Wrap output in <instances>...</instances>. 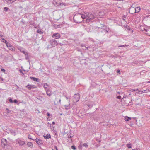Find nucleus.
Segmentation results:
<instances>
[{
    "label": "nucleus",
    "mask_w": 150,
    "mask_h": 150,
    "mask_svg": "<svg viewBox=\"0 0 150 150\" xmlns=\"http://www.w3.org/2000/svg\"><path fill=\"white\" fill-rule=\"evenodd\" d=\"M18 49L21 52L23 53L24 54H27V52H25L24 49L23 48L19 47Z\"/></svg>",
    "instance_id": "obj_9"
},
{
    "label": "nucleus",
    "mask_w": 150,
    "mask_h": 150,
    "mask_svg": "<svg viewBox=\"0 0 150 150\" xmlns=\"http://www.w3.org/2000/svg\"><path fill=\"white\" fill-rule=\"evenodd\" d=\"M50 43L51 46L55 47L57 45L58 43L56 40L54 39H52L50 40Z\"/></svg>",
    "instance_id": "obj_3"
},
{
    "label": "nucleus",
    "mask_w": 150,
    "mask_h": 150,
    "mask_svg": "<svg viewBox=\"0 0 150 150\" xmlns=\"http://www.w3.org/2000/svg\"><path fill=\"white\" fill-rule=\"evenodd\" d=\"M56 3L57 6H61V7L62 8H63V6H65L67 5V4L64 3H58L57 2Z\"/></svg>",
    "instance_id": "obj_11"
},
{
    "label": "nucleus",
    "mask_w": 150,
    "mask_h": 150,
    "mask_svg": "<svg viewBox=\"0 0 150 150\" xmlns=\"http://www.w3.org/2000/svg\"><path fill=\"white\" fill-rule=\"evenodd\" d=\"M19 71H20V72L21 73H23V74H24L23 73L22 70H21V69L19 70Z\"/></svg>",
    "instance_id": "obj_49"
},
{
    "label": "nucleus",
    "mask_w": 150,
    "mask_h": 150,
    "mask_svg": "<svg viewBox=\"0 0 150 150\" xmlns=\"http://www.w3.org/2000/svg\"><path fill=\"white\" fill-rule=\"evenodd\" d=\"M1 41L2 42L4 43H5L6 44H7V43L8 42L6 40H5V39H4V38H3L1 39Z\"/></svg>",
    "instance_id": "obj_25"
},
{
    "label": "nucleus",
    "mask_w": 150,
    "mask_h": 150,
    "mask_svg": "<svg viewBox=\"0 0 150 150\" xmlns=\"http://www.w3.org/2000/svg\"><path fill=\"white\" fill-rule=\"evenodd\" d=\"M52 150H53V149H52Z\"/></svg>",
    "instance_id": "obj_62"
},
{
    "label": "nucleus",
    "mask_w": 150,
    "mask_h": 150,
    "mask_svg": "<svg viewBox=\"0 0 150 150\" xmlns=\"http://www.w3.org/2000/svg\"><path fill=\"white\" fill-rule=\"evenodd\" d=\"M129 46V45H120L118 46V47H127L128 46Z\"/></svg>",
    "instance_id": "obj_24"
},
{
    "label": "nucleus",
    "mask_w": 150,
    "mask_h": 150,
    "mask_svg": "<svg viewBox=\"0 0 150 150\" xmlns=\"http://www.w3.org/2000/svg\"><path fill=\"white\" fill-rule=\"evenodd\" d=\"M146 34H147V35H149V36H150V35H149V33H146Z\"/></svg>",
    "instance_id": "obj_57"
},
{
    "label": "nucleus",
    "mask_w": 150,
    "mask_h": 150,
    "mask_svg": "<svg viewBox=\"0 0 150 150\" xmlns=\"http://www.w3.org/2000/svg\"><path fill=\"white\" fill-rule=\"evenodd\" d=\"M10 133L12 135L14 136H15L16 135L15 132L13 130H10Z\"/></svg>",
    "instance_id": "obj_23"
},
{
    "label": "nucleus",
    "mask_w": 150,
    "mask_h": 150,
    "mask_svg": "<svg viewBox=\"0 0 150 150\" xmlns=\"http://www.w3.org/2000/svg\"><path fill=\"white\" fill-rule=\"evenodd\" d=\"M27 145L28 147L32 148L33 147V145L32 143L30 142H28L27 143Z\"/></svg>",
    "instance_id": "obj_17"
},
{
    "label": "nucleus",
    "mask_w": 150,
    "mask_h": 150,
    "mask_svg": "<svg viewBox=\"0 0 150 150\" xmlns=\"http://www.w3.org/2000/svg\"><path fill=\"white\" fill-rule=\"evenodd\" d=\"M9 102L10 103H13V100L11 98H9Z\"/></svg>",
    "instance_id": "obj_37"
},
{
    "label": "nucleus",
    "mask_w": 150,
    "mask_h": 150,
    "mask_svg": "<svg viewBox=\"0 0 150 150\" xmlns=\"http://www.w3.org/2000/svg\"><path fill=\"white\" fill-rule=\"evenodd\" d=\"M37 32L39 34H42L43 33V32H42L40 30L38 29L37 30Z\"/></svg>",
    "instance_id": "obj_28"
},
{
    "label": "nucleus",
    "mask_w": 150,
    "mask_h": 150,
    "mask_svg": "<svg viewBox=\"0 0 150 150\" xmlns=\"http://www.w3.org/2000/svg\"><path fill=\"white\" fill-rule=\"evenodd\" d=\"M36 142L38 144V145H40L41 144H42L43 142L42 140H41L39 139H38L36 138L35 139Z\"/></svg>",
    "instance_id": "obj_12"
},
{
    "label": "nucleus",
    "mask_w": 150,
    "mask_h": 150,
    "mask_svg": "<svg viewBox=\"0 0 150 150\" xmlns=\"http://www.w3.org/2000/svg\"><path fill=\"white\" fill-rule=\"evenodd\" d=\"M26 87L29 90H30L31 89H34L37 88V87L35 85H30L28 84L26 86Z\"/></svg>",
    "instance_id": "obj_4"
},
{
    "label": "nucleus",
    "mask_w": 150,
    "mask_h": 150,
    "mask_svg": "<svg viewBox=\"0 0 150 150\" xmlns=\"http://www.w3.org/2000/svg\"><path fill=\"white\" fill-rule=\"evenodd\" d=\"M50 115L49 113H47V116L48 117H49L50 116Z\"/></svg>",
    "instance_id": "obj_51"
},
{
    "label": "nucleus",
    "mask_w": 150,
    "mask_h": 150,
    "mask_svg": "<svg viewBox=\"0 0 150 150\" xmlns=\"http://www.w3.org/2000/svg\"><path fill=\"white\" fill-rule=\"evenodd\" d=\"M6 110H7V112L8 113H9L10 112V110L8 109L7 108Z\"/></svg>",
    "instance_id": "obj_47"
},
{
    "label": "nucleus",
    "mask_w": 150,
    "mask_h": 150,
    "mask_svg": "<svg viewBox=\"0 0 150 150\" xmlns=\"http://www.w3.org/2000/svg\"><path fill=\"white\" fill-rule=\"evenodd\" d=\"M132 91H138V89L137 88V89H133L132 90Z\"/></svg>",
    "instance_id": "obj_40"
},
{
    "label": "nucleus",
    "mask_w": 150,
    "mask_h": 150,
    "mask_svg": "<svg viewBox=\"0 0 150 150\" xmlns=\"http://www.w3.org/2000/svg\"><path fill=\"white\" fill-rule=\"evenodd\" d=\"M48 86V84L47 83H45L44 84V87L45 89V90H47V86Z\"/></svg>",
    "instance_id": "obj_22"
},
{
    "label": "nucleus",
    "mask_w": 150,
    "mask_h": 150,
    "mask_svg": "<svg viewBox=\"0 0 150 150\" xmlns=\"http://www.w3.org/2000/svg\"><path fill=\"white\" fill-rule=\"evenodd\" d=\"M104 31H106V33L108 32V31L107 30H104Z\"/></svg>",
    "instance_id": "obj_56"
},
{
    "label": "nucleus",
    "mask_w": 150,
    "mask_h": 150,
    "mask_svg": "<svg viewBox=\"0 0 150 150\" xmlns=\"http://www.w3.org/2000/svg\"><path fill=\"white\" fill-rule=\"evenodd\" d=\"M64 108L65 109L67 110L70 108V104L67 105H64Z\"/></svg>",
    "instance_id": "obj_20"
},
{
    "label": "nucleus",
    "mask_w": 150,
    "mask_h": 150,
    "mask_svg": "<svg viewBox=\"0 0 150 150\" xmlns=\"http://www.w3.org/2000/svg\"><path fill=\"white\" fill-rule=\"evenodd\" d=\"M46 91V94L49 96H50L52 95V93L51 91L47 89L45 91Z\"/></svg>",
    "instance_id": "obj_15"
},
{
    "label": "nucleus",
    "mask_w": 150,
    "mask_h": 150,
    "mask_svg": "<svg viewBox=\"0 0 150 150\" xmlns=\"http://www.w3.org/2000/svg\"><path fill=\"white\" fill-rule=\"evenodd\" d=\"M150 30V29H145V28H144V30H143V31H144V30H145V31L146 32H148V31H149V30Z\"/></svg>",
    "instance_id": "obj_35"
},
{
    "label": "nucleus",
    "mask_w": 150,
    "mask_h": 150,
    "mask_svg": "<svg viewBox=\"0 0 150 150\" xmlns=\"http://www.w3.org/2000/svg\"><path fill=\"white\" fill-rule=\"evenodd\" d=\"M15 86L16 87L17 89H18L19 88V86L16 84L15 85Z\"/></svg>",
    "instance_id": "obj_42"
},
{
    "label": "nucleus",
    "mask_w": 150,
    "mask_h": 150,
    "mask_svg": "<svg viewBox=\"0 0 150 150\" xmlns=\"http://www.w3.org/2000/svg\"><path fill=\"white\" fill-rule=\"evenodd\" d=\"M1 71L3 72H5V70L3 68H1Z\"/></svg>",
    "instance_id": "obj_39"
},
{
    "label": "nucleus",
    "mask_w": 150,
    "mask_h": 150,
    "mask_svg": "<svg viewBox=\"0 0 150 150\" xmlns=\"http://www.w3.org/2000/svg\"><path fill=\"white\" fill-rule=\"evenodd\" d=\"M127 147L128 148H131V144H127Z\"/></svg>",
    "instance_id": "obj_31"
},
{
    "label": "nucleus",
    "mask_w": 150,
    "mask_h": 150,
    "mask_svg": "<svg viewBox=\"0 0 150 150\" xmlns=\"http://www.w3.org/2000/svg\"><path fill=\"white\" fill-rule=\"evenodd\" d=\"M25 59L27 60L28 59H29L28 56V53L27 52V54H25Z\"/></svg>",
    "instance_id": "obj_33"
},
{
    "label": "nucleus",
    "mask_w": 150,
    "mask_h": 150,
    "mask_svg": "<svg viewBox=\"0 0 150 150\" xmlns=\"http://www.w3.org/2000/svg\"><path fill=\"white\" fill-rule=\"evenodd\" d=\"M31 79H32L35 81H36V82H39V79L38 78H35V77H31Z\"/></svg>",
    "instance_id": "obj_21"
},
{
    "label": "nucleus",
    "mask_w": 150,
    "mask_h": 150,
    "mask_svg": "<svg viewBox=\"0 0 150 150\" xmlns=\"http://www.w3.org/2000/svg\"><path fill=\"white\" fill-rule=\"evenodd\" d=\"M6 141V139L3 138L2 139L1 141V144L2 146L5 147V146H7L8 145V144H7L5 142Z\"/></svg>",
    "instance_id": "obj_5"
},
{
    "label": "nucleus",
    "mask_w": 150,
    "mask_h": 150,
    "mask_svg": "<svg viewBox=\"0 0 150 150\" xmlns=\"http://www.w3.org/2000/svg\"><path fill=\"white\" fill-rule=\"evenodd\" d=\"M117 73H120V70H117V71H116Z\"/></svg>",
    "instance_id": "obj_46"
},
{
    "label": "nucleus",
    "mask_w": 150,
    "mask_h": 150,
    "mask_svg": "<svg viewBox=\"0 0 150 150\" xmlns=\"http://www.w3.org/2000/svg\"><path fill=\"white\" fill-rule=\"evenodd\" d=\"M6 141L5 142L7 144H8V141L6 139Z\"/></svg>",
    "instance_id": "obj_55"
},
{
    "label": "nucleus",
    "mask_w": 150,
    "mask_h": 150,
    "mask_svg": "<svg viewBox=\"0 0 150 150\" xmlns=\"http://www.w3.org/2000/svg\"><path fill=\"white\" fill-rule=\"evenodd\" d=\"M0 81H3V79L1 77H0Z\"/></svg>",
    "instance_id": "obj_50"
},
{
    "label": "nucleus",
    "mask_w": 150,
    "mask_h": 150,
    "mask_svg": "<svg viewBox=\"0 0 150 150\" xmlns=\"http://www.w3.org/2000/svg\"><path fill=\"white\" fill-rule=\"evenodd\" d=\"M68 138H69V139L68 140V141H69V142H70L72 141V140L71 139V138L72 137L71 136H70L69 137V135L68 134Z\"/></svg>",
    "instance_id": "obj_27"
},
{
    "label": "nucleus",
    "mask_w": 150,
    "mask_h": 150,
    "mask_svg": "<svg viewBox=\"0 0 150 150\" xmlns=\"http://www.w3.org/2000/svg\"><path fill=\"white\" fill-rule=\"evenodd\" d=\"M54 148L56 149V150H58V149H57V146H55L54 147Z\"/></svg>",
    "instance_id": "obj_52"
},
{
    "label": "nucleus",
    "mask_w": 150,
    "mask_h": 150,
    "mask_svg": "<svg viewBox=\"0 0 150 150\" xmlns=\"http://www.w3.org/2000/svg\"><path fill=\"white\" fill-rule=\"evenodd\" d=\"M74 97L75 100H74V101H75L76 102H77L79 101V99H80V95H79V94H75L74 95Z\"/></svg>",
    "instance_id": "obj_6"
},
{
    "label": "nucleus",
    "mask_w": 150,
    "mask_h": 150,
    "mask_svg": "<svg viewBox=\"0 0 150 150\" xmlns=\"http://www.w3.org/2000/svg\"><path fill=\"white\" fill-rule=\"evenodd\" d=\"M117 7L118 8H121V7H120L119 6H117Z\"/></svg>",
    "instance_id": "obj_59"
},
{
    "label": "nucleus",
    "mask_w": 150,
    "mask_h": 150,
    "mask_svg": "<svg viewBox=\"0 0 150 150\" xmlns=\"http://www.w3.org/2000/svg\"><path fill=\"white\" fill-rule=\"evenodd\" d=\"M30 137H31V136L30 135H29L28 136V137L29 139H32V140H35V139H32Z\"/></svg>",
    "instance_id": "obj_34"
},
{
    "label": "nucleus",
    "mask_w": 150,
    "mask_h": 150,
    "mask_svg": "<svg viewBox=\"0 0 150 150\" xmlns=\"http://www.w3.org/2000/svg\"><path fill=\"white\" fill-rule=\"evenodd\" d=\"M61 102V99L58 98V97H56L55 100L54 101V103L55 105H57L58 103H60Z\"/></svg>",
    "instance_id": "obj_10"
},
{
    "label": "nucleus",
    "mask_w": 150,
    "mask_h": 150,
    "mask_svg": "<svg viewBox=\"0 0 150 150\" xmlns=\"http://www.w3.org/2000/svg\"><path fill=\"white\" fill-rule=\"evenodd\" d=\"M55 124V123L54 122H53L52 123V124L53 125H54Z\"/></svg>",
    "instance_id": "obj_54"
},
{
    "label": "nucleus",
    "mask_w": 150,
    "mask_h": 150,
    "mask_svg": "<svg viewBox=\"0 0 150 150\" xmlns=\"http://www.w3.org/2000/svg\"><path fill=\"white\" fill-rule=\"evenodd\" d=\"M16 0H9L10 1V3H12L13 2H14L15 1H16Z\"/></svg>",
    "instance_id": "obj_36"
},
{
    "label": "nucleus",
    "mask_w": 150,
    "mask_h": 150,
    "mask_svg": "<svg viewBox=\"0 0 150 150\" xmlns=\"http://www.w3.org/2000/svg\"><path fill=\"white\" fill-rule=\"evenodd\" d=\"M137 148H136V149H134V150H137Z\"/></svg>",
    "instance_id": "obj_58"
},
{
    "label": "nucleus",
    "mask_w": 150,
    "mask_h": 150,
    "mask_svg": "<svg viewBox=\"0 0 150 150\" xmlns=\"http://www.w3.org/2000/svg\"><path fill=\"white\" fill-rule=\"evenodd\" d=\"M71 148L74 150H76V148L75 146H71Z\"/></svg>",
    "instance_id": "obj_32"
},
{
    "label": "nucleus",
    "mask_w": 150,
    "mask_h": 150,
    "mask_svg": "<svg viewBox=\"0 0 150 150\" xmlns=\"http://www.w3.org/2000/svg\"><path fill=\"white\" fill-rule=\"evenodd\" d=\"M10 47H11V49H12V50L13 51H14V47L12 46H10Z\"/></svg>",
    "instance_id": "obj_41"
},
{
    "label": "nucleus",
    "mask_w": 150,
    "mask_h": 150,
    "mask_svg": "<svg viewBox=\"0 0 150 150\" xmlns=\"http://www.w3.org/2000/svg\"><path fill=\"white\" fill-rule=\"evenodd\" d=\"M52 37L53 38L57 39H59L60 37V35L59 33H56L54 34L53 35Z\"/></svg>",
    "instance_id": "obj_8"
},
{
    "label": "nucleus",
    "mask_w": 150,
    "mask_h": 150,
    "mask_svg": "<svg viewBox=\"0 0 150 150\" xmlns=\"http://www.w3.org/2000/svg\"><path fill=\"white\" fill-rule=\"evenodd\" d=\"M147 83H150V81H148Z\"/></svg>",
    "instance_id": "obj_60"
},
{
    "label": "nucleus",
    "mask_w": 150,
    "mask_h": 150,
    "mask_svg": "<svg viewBox=\"0 0 150 150\" xmlns=\"http://www.w3.org/2000/svg\"><path fill=\"white\" fill-rule=\"evenodd\" d=\"M8 9L9 8L7 7H5L4 8V11L6 12H7L8 10Z\"/></svg>",
    "instance_id": "obj_29"
},
{
    "label": "nucleus",
    "mask_w": 150,
    "mask_h": 150,
    "mask_svg": "<svg viewBox=\"0 0 150 150\" xmlns=\"http://www.w3.org/2000/svg\"><path fill=\"white\" fill-rule=\"evenodd\" d=\"M148 90H143L141 91H139V93L140 94H142L143 93H147L148 92Z\"/></svg>",
    "instance_id": "obj_19"
},
{
    "label": "nucleus",
    "mask_w": 150,
    "mask_h": 150,
    "mask_svg": "<svg viewBox=\"0 0 150 150\" xmlns=\"http://www.w3.org/2000/svg\"><path fill=\"white\" fill-rule=\"evenodd\" d=\"M83 16L84 20H85V21L86 23L92 21V20L95 18V16L93 14L90 13H85L84 14H83Z\"/></svg>",
    "instance_id": "obj_2"
},
{
    "label": "nucleus",
    "mask_w": 150,
    "mask_h": 150,
    "mask_svg": "<svg viewBox=\"0 0 150 150\" xmlns=\"http://www.w3.org/2000/svg\"><path fill=\"white\" fill-rule=\"evenodd\" d=\"M134 13H138L140 11V8L139 7H137L134 8Z\"/></svg>",
    "instance_id": "obj_18"
},
{
    "label": "nucleus",
    "mask_w": 150,
    "mask_h": 150,
    "mask_svg": "<svg viewBox=\"0 0 150 150\" xmlns=\"http://www.w3.org/2000/svg\"><path fill=\"white\" fill-rule=\"evenodd\" d=\"M13 102L15 103H17V101L15 99L14 100Z\"/></svg>",
    "instance_id": "obj_44"
},
{
    "label": "nucleus",
    "mask_w": 150,
    "mask_h": 150,
    "mask_svg": "<svg viewBox=\"0 0 150 150\" xmlns=\"http://www.w3.org/2000/svg\"><path fill=\"white\" fill-rule=\"evenodd\" d=\"M84 16L83 14L78 13L75 15L73 18L75 22L77 23H80L83 21H84Z\"/></svg>",
    "instance_id": "obj_1"
},
{
    "label": "nucleus",
    "mask_w": 150,
    "mask_h": 150,
    "mask_svg": "<svg viewBox=\"0 0 150 150\" xmlns=\"http://www.w3.org/2000/svg\"><path fill=\"white\" fill-rule=\"evenodd\" d=\"M16 141L19 144V146H22L25 144V142L17 139Z\"/></svg>",
    "instance_id": "obj_7"
},
{
    "label": "nucleus",
    "mask_w": 150,
    "mask_h": 150,
    "mask_svg": "<svg viewBox=\"0 0 150 150\" xmlns=\"http://www.w3.org/2000/svg\"><path fill=\"white\" fill-rule=\"evenodd\" d=\"M117 98L118 99H121V96H118L117 97Z\"/></svg>",
    "instance_id": "obj_38"
},
{
    "label": "nucleus",
    "mask_w": 150,
    "mask_h": 150,
    "mask_svg": "<svg viewBox=\"0 0 150 150\" xmlns=\"http://www.w3.org/2000/svg\"><path fill=\"white\" fill-rule=\"evenodd\" d=\"M3 36V34L0 32V37H2Z\"/></svg>",
    "instance_id": "obj_45"
},
{
    "label": "nucleus",
    "mask_w": 150,
    "mask_h": 150,
    "mask_svg": "<svg viewBox=\"0 0 150 150\" xmlns=\"http://www.w3.org/2000/svg\"><path fill=\"white\" fill-rule=\"evenodd\" d=\"M66 98L67 99H68V97H66Z\"/></svg>",
    "instance_id": "obj_61"
},
{
    "label": "nucleus",
    "mask_w": 150,
    "mask_h": 150,
    "mask_svg": "<svg viewBox=\"0 0 150 150\" xmlns=\"http://www.w3.org/2000/svg\"><path fill=\"white\" fill-rule=\"evenodd\" d=\"M131 119V118L128 117H125V121H129Z\"/></svg>",
    "instance_id": "obj_26"
},
{
    "label": "nucleus",
    "mask_w": 150,
    "mask_h": 150,
    "mask_svg": "<svg viewBox=\"0 0 150 150\" xmlns=\"http://www.w3.org/2000/svg\"><path fill=\"white\" fill-rule=\"evenodd\" d=\"M134 7L131 6L130 8V10L129 11V13L132 14H133L134 13Z\"/></svg>",
    "instance_id": "obj_14"
},
{
    "label": "nucleus",
    "mask_w": 150,
    "mask_h": 150,
    "mask_svg": "<svg viewBox=\"0 0 150 150\" xmlns=\"http://www.w3.org/2000/svg\"><path fill=\"white\" fill-rule=\"evenodd\" d=\"M43 136L45 139H47L51 138V136L49 134H44Z\"/></svg>",
    "instance_id": "obj_16"
},
{
    "label": "nucleus",
    "mask_w": 150,
    "mask_h": 150,
    "mask_svg": "<svg viewBox=\"0 0 150 150\" xmlns=\"http://www.w3.org/2000/svg\"><path fill=\"white\" fill-rule=\"evenodd\" d=\"M83 146L86 148L88 147V146L86 143H84V144H83Z\"/></svg>",
    "instance_id": "obj_30"
},
{
    "label": "nucleus",
    "mask_w": 150,
    "mask_h": 150,
    "mask_svg": "<svg viewBox=\"0 0 150 150\" xmlns=\"http://www.w3.org/2000/svg\"><path fill=\"white\" fill-rule=\"evenodd\" d=\"M52 47V46H51V45H48L47 46V47L48 48H51Z\"/></svg>",
    "instance_id": "obj_43"
},
{
    "label": "nucleus",
    "mask_w": 150,
    "mask_h": 150,
    "mask_svg": "<svg viewBox=\"0 0 150 150\" xmlns=\"http://www.w3.org/2000/svg\"><path fill=\"white\" fill-rule=\"evenodd\" d=\"M82 47H85V48L86 49H88V47H86L85 46L83 45V46H82Z\"/></svg>",
    "instance_id": "obj_48"
},
{
    "label": "nucleus",
    "mask_w": 150,
    "mask_h": 150,
    "mask_svg": "<svg viewBox=\"0 0 150 150\" xmlns=\"http://www.w3.org/2000/svg\"><path fill=\"white\" fill-rule=\"evenodd\" d=\"M94 104L93 102H90L88 103L87 105L89 108H91L94 105Z\"/></svg>",
    "instance_id": "obj_13"
},
{
    "label": "nucleus",
    "mask_w": 150,
    "mask_h": 150,
    "mask_svg": "<svg viewBox=\"0 0 150 150\" xmlns=\"http://www.w3.org/2000/svg\"><path fill=\"white\" fill-rule=\"evenodd\" d=\"M6 1L7 2V3H8L9 4H10V1H9V0H7Z\"/></svg>",
    "instance_id": "obj_53"
}]
</instances>
